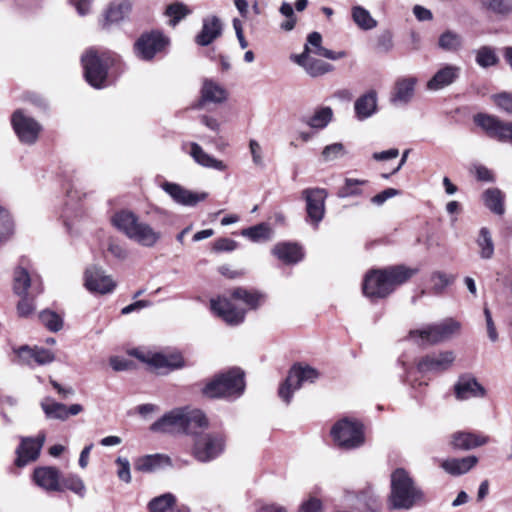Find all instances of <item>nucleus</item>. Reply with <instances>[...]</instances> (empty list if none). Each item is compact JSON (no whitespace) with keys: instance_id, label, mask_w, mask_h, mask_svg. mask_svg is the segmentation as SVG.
<instances>
[{"instance_id":"nucleus-1","label":"nucleus","mask_w":512,"mask_h":512,"mask_svg":"<svg viewBox=\"0 0 512 512\" xmlns=\"http://www.w3.org/2000/svg\"><path fill=\"white\" fill-rule=\"evenodd\" d=\"M416 272V269L407 268L403 265L373 269L367 272L364 277L363 293L373 301L385 298L398 286L407 282Z\"/></svg>"},{"instance_id":"nucleus-2","label":"nucleus","mask_w":512,"mask_h":512,"mask_svg":"<svg viewBox=\"0 0 512 512\" xmlns=\"http://www.w3.org/2000/svg\"><path fill=\"white\" fill-rule=\"evenodd\" d=\"M235 301L242 303L249 309H256L262 303L263 295L257 291L239 287L231 292L230 298L223 296L211 299L210 308L214 314L227 324L239 325L245 319L246 310L236 305Z\"/></svg>"},{"instance_id":"nucleus-3","label":"nucleus","mask_w":512,"mask_h":512,"mask_svg":"<svg viewBox=\"0 0 512 512\" xmlns=\"http://www.w3.org/2000/svg\"><path fill=\"white\" fill-rule=\"evenodd\" d=\"M208 426L205 414L198 409L175 408L154 422L150 429L153 432L174 433L184 432L196 434V429Z\"/></svg>"},{"instance_id":"nucleus-4","label":"nucleus","mask_w":512,"mask_h":512,"mask_svg":"<svg viewBox=\"0 0 512 512\" xmlns=\"http://www.w3.org/2000/svg\"><path fill=\"white\" fill-rule=\"evenodd\" d=\"M390 486L388 497L390 509L409 510L424 498L421 488L410 473L403 468H397L391 473Z\"/></svg>"},{"instance_id":"nucleus-5","label":"nucleus","mask_w":512,"mask_h":512,"mask_svg":"<svg viewBox=\"0 0 512 512\" xmlns=\"http://www.w3.org/2000/svg\"><path fill=\"white\" fill-rule=\"evenodd\" d=\"M111 222L113 226L122 232L127 238L143 247H153L161 239V233L150 224L140 220L138 215L130 210L116 212Z\"/></svg>"},{"instance_id":"nucleus-6","label":"nucleus","mask_w":512,"mask_h":512,"mask_svg":"<svg viewBox=\"0 0 512 512\" xmlns=\"http://www.w3.org/2000/svg\"><path fill=\"white\" fill-rule=\"evenodd\" d=\"M245 390L244 372L240 368H231L216 375L203 388V394L210 398H239Z\"/></svg>"},{"instance_id":"nucleus-7","label":"nucleus","mask_w":512,"mask_h":512,"mask_svg":"<svg viewBox=\"0 0 512 512\" xmlns=\"http://www.w3.org/2000/svg\"><path fill=\"white\" fill-rule=\"evenodd\" d=\"M81 62L86 81L94 88H104L107 85L108 69L113 63L111 55L90 49L82 56Z\"/></svg>"},{"instance_id":"nucleus-8","label":"nucleus","mask_w":512,"mask_h":512,"mask_svg":"<svg viewBox=\"0 0 512 512\" xmlns=\"http://www.w3.org/2000/svg\"><path fill=\"white\" fill-rule=\"evenodd\" d=\"M192 448L194 458L202 463H208L218 458L225 450L226 437L223 432H206L194 434Z\"/></svg>"},{"instance_id":"nucleus-9","label":"nucleus","mask_w":512,"mask_h":512,"mask_svg":"<svg viewBox=\"0 0 512 512\" xmlns=\"http://www.w3.org/2000/svg\"><path fill=\"white\" fill-rule=\"evenodd\" d=\"M461 324L453 318H447L435 324L427 325L422 329L411 330L409 338H419L421 343L437 344L452 338L460 331Z\"/></svg>"},{"instance_id":"nucleus-10","label":"nucleus","mask_w":512,"mask_h":512,"mask_svg":"<svg viewBox=\"0 0 512 512\" xmlns=\"http://www.w3.org/2000/svg\"><path fill=\"white\" fill-rule=\"evenodd\" d=\"M331 436L334 442L344 449L358 448L365 440L363 425L348 418L341 419L333 425Z\"/></svg>"},{"instance_id":"nucleus-11","label":"nucleus","mask_w":512,"mask_h":512,"mask_svg":"<svg viewBox=\"0 0 512 512\" xmlns=\"http://www.w3.org/2000/svg\"><path fill=\"white\" fill-rule=\"evenodd\" d=\"M318 377L319 372L310 366H302L300 364L292 366L287 378L279 387V397L286 404H289L295 391L300 389L305 383L315 382Z\"/></svg>"},{"instance_id":"nucleus-12","label":"nucleus","mask_w":512,"mask_h":512,"mask_svg":"<svg viewBox=\"0 0 512 512\" xmlns=\"http://www.w3.org/2000/svg\"><path fill=\"white\" fill-rule=\"evenodd\" d=\"M29 261L22 258L13 273V290L17 295L31 294L36 297L43 292L42 280L37 274H30Z\"/></svg>"},{"instance_id":"nucleus-13","label":"nucleus","mask_w":512,"mask_h":512,"mask_svg":"<svg viewBox=\"0 0 512 512\" xmlns=\"http://www.w3.org/2000/svg\"><path fill=\"white\" fill-rule=\"evenodd\" d=\"M169 44V39L160 31L143 33L134 43V53L137 58L150 61L161 53Z\"/></svg>"},{"instance_id":"nucleus-14","label":"nucleus","mask_w":512,"mask_h":512,"mask_svg":"<svg viewBox=\"0 0 512 512\" xmlns=\"http://www.w3.org/2000/svg\"><path fill=\"white\" fill-rule=\"evenodd\" d=\"M302 197L306 201V221L317 229L325 215L327 191L324 188H307L302 191Z\"/></svg>"},{"instance_id":"nucleus-15","label":"nucleus","mask_w":512,"mask_h":512,"mask_svg":"<svg viewBox=\"0 0 512 512\" xmlns=\"http://www.w3.org/2000/svg\"><path fill=\"white\" fill-rule=\"evenodd\" d=\"M474 122L481 127L489 137L500 142L512 144V122H503L495 116L479 113L474 116Z\"/></svg>"},{"instance_id":"nucleus-16","label":"nucleus","mask_w":512,"mask_h":512,"mask_svg":"<svg viewBox=\"0 0 512 512\" xmlns=\"http://www.w3.org/2000/svg\"><path fill=\"white\" fill-rule=\"evenodd\" d=\"M84 285L89 292L101 295L112 293L116 288L113 278L97 265H91L85 270Z\"/></svg>"},{"instance_id":"nucleus-17","label":"nucleus","mask_w":512,"mask_h":512,"mask_svg":"<svg viewBox=\"0 0 512 512\" xmlns=\"http://www.w3.org/2000/svg\"><path fill=\"white\" fill-rule=\"evenodd\" d=\"M11 123L19 140L24 144L35 143L42 129L35 119L24 114L22 110L13 113Z\"/></svg>"},{"instance_id":"nucleus-18","label":"nucleus","mask_w":512,"mask_h":512,"mask_svg":"<svg viewBox=\"0 0 512 512\" xmlns=\"http://www.w3.org/2000/svg\"><path fill=\"white\" fill-rule=\"evenodd\" d=\"M160 187L175 203L182 206L194 207L208 197L206 192H193L174 182L163 181Z\"/></svg>"},{"instance_id":"nucleus-19","label":"nucleus","mask_w":512,"mask_h":512,"mask_svg":"<svg viewBox=\"0 0 512 512\" xmlns=\"http://www.w3.org/2000/svg\"><path fill=\"white\" fill-rule=\"evenodd\" d=\"M455 360L452 351H442L428 354L417 362L419 373H441L448 370Z\"/></svg>"},{"instance_id":"nucleus-20","label":"nucleus","mask_w":512,"mask_h":512,"mask_svg":"<svg viewBox=\"0 0 512 512\" xmlns=\"http://www.w3.org/2000/svg\"><path fill=\"white\" fill-rule=\"evenodd\" d=\"M291 59L311 77L322 76L334 69L330 63L311 57L308 45L304 46V51L301 54L293 55Z\"/></svg>"},{"instance_id":"nucleus-21","label":"nucleus","mask_w":512,"mask_h":512,"mask_svg":"<svg viewBox=\"0 0 512 512\" xmlns=\"http://www.w3.org/2000/svg\"><path fill=\"white\" fill-rule=\"evenodd\" d=\"M44 441V434H40L36 438L23 437L16 451V465L22 467L27 465L29 462L35 461L40 454Z\"/></svg>"},{"instance_id":"nucleus-22","label":"nucleus","mask_w":512,"mask_h":512,"mask_svg":"<svg viewBox=\"0 0 512 512\" xmlns=\"http://www.w3.org/2000/svg\"><path fill=\"white\" fill-rule=\"evenodd\" d=\"M33 480L46 492H62L60 471L56 467L44 466L34 469Z\"/></svg>"},{"instance_id":"nucleus-23","label":"nucleus","mask_w":512,"mask_h":512,"mask_svg":"<svg viewBox=\"0 0 512 512\" xmlns=\"http://www.w3.org/2000/svg\"><path fill=\"white\" fill-rule=\"evenodd\" d=\"M227 96L228 93L222 85L211 79H204L200 90V99L194 105V108L201 109L207 103H223L227 99Z\"/></svg>"},{"instance_id":"nucleus-24","label":"nucleus","mask_w":512,"mask_h":512,"mask_svg":"<svg viewBox=\"0 0 512 512\" xmlns=\"http://www.w3.org/2000/svg\"><path fill=\"white\" fill-rule=\"evenodd\" d=\"M461 68L452 64H445L427 82V89L438 91L453 84L460 76Z\"/></svg>"},{"instance_id":"nucleus-25","label":"nucleus","mask_w":512,"mask_h":512,"mask_svg":"<svg viewBox=\"0 0 512 512\" xmlns=\"http://www.w3.org/2000/svg\"><path fill=\"white\" fill-rule=\"evenodd\" d=\"M172 466V460L165 454H148L134 460V469L142 473H153Z\"/></svg>"},{"instance_id":"nucleus-26","label":"nucleus","mask_w":512,"mask_h":512,"mask_svg":"<svg viewBox=\"0 0 512 512\" xmlns=\"http://www.w3.org/2000/svg\"><path fill=\"white\" fill-rule=\"evenodd\" d=\"M136 356L156 369L175 370L184 366L183 357L179 353H154L147 357L137 354Z\"/></svg>"},{"instance_id":"nucleus-27","label":"nucleus","mask_w":512,"mask_h":512,"mask_svg":"<svg viewBox=\"0 0 512 512\" xmlns=\"http://www.w3.org/2000/svg\"><path fill=\"white\" fill-rule=\"evenodd\" d=\"M454 391L458 400H467L485 395L484 387L474 377L470 376L460 377L455 384Z\"/></svg>"},{"instance_id":"nucleus-28","label":"nucleus","mask_w":512,"mask_h":512,"mask_svg":"<svg viewBox=\"0 0 512 512\" xmlns=\"http://www.w3.org/2000/svg\"><path fill=\"white\" fill-rule=\"evenodd\" d=\"M222 34V23L217 16L203 19L201 31L196 35L195 42L200 46H208Z\"/></svg>"},{"instance_id":"nucleus-29","label":"nucleus","mask_w":512,"mask_h":512,"mask_svg":"<svg viewBox=\"0 0 512 512\" xmlns=\"http://www.w3.org/2000/svg\"><path fill=\"white\" fill-rule=\"evenodd\" d=\"M273 255L286 264H296L304 257L302 247L297 243L280 242L272 249Z\"/></svg>"},{"instance_id":"nucleus-30","label":"nucleus","mask_w":512,"mask_h":512,"mask_svg":"<svg viewBox=\"0 0 512 512\" xmlns=\"http://www.w3.org/2000/svg\"><path fill=\"white\" fill-rule=\"evenodd\" d=\"M132 9V3L130 0L114 1L109 4L103 14L102 26H107L122 21L126 16L129 15Z\"/></svg>"},{"instance_id":"nucleus-31","label":"nucleus","mask_w":512,"mask_h":512,"mask_svg":"<svg viewBox=\"0 0 512 512\" xmlns=\"http://www.w3.org/2000/svg\"><path fill=\"white\" fill-rule=\"evenodd\" d=\"M188 153L197 164L205 168H211L217 171H225L227 169V165L223 161L206 153L198 143H189Z\"/></svg>"},{"instance_id":"nucleus-32","label":"nucleus","mask_w":512,"mask_h":512,"mask_svg":"<svg viewBox=\"0 0 512 512\" xmlns=\"http://www.w3.org/2000/svg\"><path fill=\"white\" fill-rule=\"evenodd\" d=\"M478 462L477 457L467 456L463 458H452L444 460L441 467L449 474L457 476L467 473Z\"/></svg>"},{"instance_id":"nucleus-33","label":"nucleus","mask_w":512,"mask_h":512,"mask_svg":"<svg viewBox=\"0 0 512 512\" xmlns=\"http://www.w3.org/2000/svg\"><path fill=\"white\" fill-rule=\"evenodd\" d=\"M416 83L417 79L415 77L398 79L395 83L394 92L391 98L392 102L408 103L413 96Z\"/></svg>"},{"instance_id":"nucleus-34","label":"nucleus","mask_w":512,"mask_h":512,"mask_svg":"<svg viewBox=\"0 0 512 512\" xmlns=\"http://www.w3.org/2000/svg\"><path fill=\"white\" fill-rule=\"evenodd\" d=\"M377 108V98L374 91H370L359 97L354 105L356 117L358 120H365L371 117Z\"/></svg>"},{"instance_id":"nucleus-35","label":"nucleus","mask_w":512,"mask_h":512,"mask_svg":"<svg viewBox=\"0 0 512 512\" xmlns=\"http://www.w3.org/2000/svg\"><path fill=\"white\" fill-rule=\"evenodd\" d=\"M486 436L474 433L457 432L452 436V445L454 448L462 450H470L487 443Z\"/></svg>"},{"instance_id":"nucleus-36","label":"nucleus","mask_w":512,"mask_h":512,"mask_svg":"<svg viewBox=\"0 0 512 512\" xmlns=\"http://www.w3.org/2000/svg\"><path fill=\"white\" fill-rule=\"evenodd\" d=\"M351 16L354 23L364 31L372 30L377 27V20L371 16L366 8L360 5L352 7Z\"/></svg>"},{"instance_id":"nucleus-37","label":"nucleus","mask_w":512,"mask_h":512,"mask_svg":"<svg viewBox=\"0 0 512 512\" xmlns=\"http://www.w3.org/2000/svg\"><path fill=\"white\" fill-rule=\"evenodd\" d=\"M273 231L268 223H259L257 225L245 228L241 235L252 242H264L271 239Z\"/></svg>"},{"instance_id":"nucleus-38","label":"nucleus","mask_w":512,"mask_h":512,"mask_svg":"<svg viewBox=\"0 0 512 512\" xmlns=\"http://www.w3.org/2000/svg\"><path fill=\"white\" fill-rule=\"evenodd\" d=\"M463 46L462 36L452 30H446L438 39V47L446 52H457Z\"/></svg>"},{"instance_id":"nucleus-39","label":"nucleus","mask_w":512,"mask_h":512,"mask_svg":"<svg viewBox=\"0 0 512 512\" xmlns=\"http://www.w3.org/2000/svg\"><path fill=\"white\" fill-rule=\"evenodd\" d=\"M476 243L480 249V257L482 259H491L494 255V243L491 236V232L488 228L482 227L479 230V235L476 239Z\"/></svg>"},{"instance_id":"nucleus-40","label":"nucleus","mask_w":512,"mask_h":512,"mask_svg":"<svg viewBox=\"0 0 512 512\" xmlns=\"http://www.w3.org/2000/svg\"><path fill=\"white\" fill-rule=\"evenodd\" d=\"M41 407L45 413V416L49 419H57L62 421L67 419L65 404L56 402L52 398L48 397L41 402Z\"/></svg>"},{"instance_id":"nucleus-41","label":"nucleus","mask_w":512,"mask_h":512,"mask_svg":"<svg viewBox=\"0 0 512 512\" xmlns=\"http://www.w3.org/2000/svg\"><path fill=\"white\" fill-rule=\"evenodd\" d=\"M475 61L482 68L495 66L499 62L495 48L491 46H481L475 51Z\"/></svg>"},{"instance_id":"nucleus-42","label":"nucleus","mask_w":512,"mask_h":512,"mask_svg":"<svg viewBox=\"0 0 512 512\" xmlns=\"http://www.w3.org/2000/svg\"><path fill=\"white\" fill-rule=\"evenodd\" d=\"M332 117L333 111L330 107H321L305 123L311 128L323 129L331 122Z\"/></svg>"},{"instance_id":"nucleus-43","label":"nucleus","mask_w":512,"mask_h":512,"mask_svg":"<svg viewBox=\"0 0 512 512\" xmlns=\"http://www.w3.org/2000/svg\"><path fill=\"white\" fill-rule=\"evenodd\" d=\"M484 202L487 208L497 215L504 213L503 194L499 189H488L485 191Z\"/></svg>"},{"instance_id":"nucleus-44","label":"nucleus","mask_w":512,"mask_h":512,"mask_svg":"<svg viewBox=\"0 0 512 512\" xmlns=\"http://www.w3.org/2000/svg\"><path fill=\"white\" fill-rule=\"evenodd\" d=\"M62 491L64 489L70 490L80 498H84L86 495V486L83 480L76 474H69L60 479Z\"/></svg>"},{"instance_id":"nucleus-45","label":"nucleus","mask_w":512,"mask_h":512,"mask_svg":"<svg viewBox=\"0 0 512 512\" xmlns=\"http://www.w3.org/2000/svg\"><path fill=\"white\" fill-rule=\"evenodd\" d=\"M191 13V10L182 2H175L167 6L165 15L170 18L169 24L176 26L182 19Z\"/></svg>"},{"instance_id":"nucleus-46","label":"nucleus","mask_w":512,"mask_h":512,"mask_svg":"<svg viewBox=\"0 0 512 512\" xmlns=\"http://www.w3.org/2000/svg\"><path fill=\"white\" fill-rule=\"evenodd\" d=\"M175 504V496L171 493L160 495L149 502L150 512H166Z\"/></svg>"},{"instance_id":"nucleus-47","label":"nucleus","mask_w":512,"mask_h":512,"mask_svg":"<svg viewBox=\"0 0 512 512\" xmlns=\"http://www.w3.org/2000/svg\"><path fill=\"white\" fill-rule=\"evenodd\" d=\"M14 232V222L10 213L0 206V244L7 241Z\"/></svg>"},{"instance_id":"nucleus-48","label":"nucleus","mask_w":512,"mask_h":512,"mask_svg":"<svg viewBox=\"0 0 512 512\" xmlns=\"http://www.w3.org/2000/svg\"><path fill=\"white\" fill-rule=\"evenodd\" d=\"M430 281L432 283V291L434 294H441L444 290L453 283L454 276L446 274L441 271H436L432 273L430 277Z\"/></svg>"},{"instance_id":"nucleus-49","label":"nucleus","mask_w":512,"mask_h":512,"mask_svg":"<svg viewBox=\"0 0 512 512\" xmlns=\"http://www.w3.org/2000/svg\"><path fill=\"white\" fill-rule=\"evenodd\" d=\"M39 319L41 323L52 332H57L63 327V319L54 311L43 310L39 314Z\"/></svg>"},{"instance_id":"nucleus-50","label":"nucleus","mask_w":512,"mask_h":512,"mask_svg":"<svg viewBox=\"0 0 512 512\" xmlns=\"http://www.w3.org/2000/svg\"><path fill=\"white\" fill-rule=\"evenodd\" d=\"M347 154L346 148L342 143H333L323 148L321 159L328 163L344 157Z\"/></svg>"},{"instance_id":"nucleus-51","label":"nucleus","mask_w":512,"mask_h":512,"mask_svg":"<svg viewBox=\"0 0 512 512\" xmlns=\"http://www.w3.org/2000/svg\"><path fill=\"white\" fill-rule=\"evenodd\" d=\"M366 180L346 178L344 186L338 191V197L347 198L350 196H358L362 194V190L359 188L360 185L366 184Z\"/></svg>"},{"instance_id":"nucleus-52","label":"nucleus","mask_w":512,"mask_h":512,"mask_svg":"<svg viewBox=\"0 0 512 512\" xmlns=\"http://www.w3.org/2000/svg\"><path fill=\"white\" fill-rule=\"evenodd\" d=\"M279 12L286 18V20L280 24V28L287 32L293 30L297 23L293 6L288 2H282Z\"/></svg>"},{"instance_id":"nucleus-53","label":"nucleus","mask_w":512,"mask_h":512,"mask_svg":"<svg viewBox=\"0 0 512 512\" xmlns=\"http://www.w3.org/2000/svg\"><path fill=\"white\" fill-rule=\"evenodd\" d=\"M21 297L17 304V313L20 317H28L35 310L34 298L31 294L19 295Z\"/></svg>"},{"instance_id":"nucleus-54","label":"nucleus","mask_w":512,"mask_h":512,"mask_svg":"<svg viewBox=\"0 0 512 512\" xmlns=\"http://www.w3.org/2000/svg\"><path fill=\"white\" fill-rule=\"evenodd\" d=\"M115 464L117 465V477L124 483L131 482V470H130V462L125 457H117L115 460Z\"/></svg>"},{"instance_id":"nucleus-55","label":"nucleus","mask_w":512,"mask_h":512,"mask_svg":"<svg viewBox=\"0 0 512 512\" xmlns=\"http://www.w3.org/2000/svg\"><path fill=\"white\" fill-rule=\"evenodd\" d=\"M394 47L393 35L390 31H384L377 38L376 49L381 53H388Z\"/></svg>"},{"instance_id":"nucleus-56","label":"nucleus","mask_w":512,"mask_h":512,"mask_svg":"<svg viewBox=\"0 0 512 512\" xmlns=\"http://www.w3.org/2000/svg\"><path fill=\"white\" fill-rule=\"evenodd\" d=\"M17 356L21 364L32 366L35 362V347L22 346L17 351Z\"/></svg>"},{"instance_id":"nucleus-57","label":"nucleus","mask_w":512,"mask_h":512,"mask_svg":"<svg viewBox=\"0 0 512 512\" xmlns=\"http://www.w3.org/2000/svg\"><path fill=\"white\" fill-rule=\"evenodd\" d=\"M249 149L252 156V161L256 166L263 167L264 166V159H263V151L262 147L254 139H251L249 142Z\"/></svg>"},{"instance_id":"nucleus-58","label":"nucleus","mask_w":512,"mask_h":512,"mask_svg":"<svg viewBox=\"0 0 512 512\" xmlns=\"http://www.w3.org/2000/svg\"><path fill=\"white\" fill-rule=\"evenodd\" d=\"M495 104L505 112L512 114V95L509 93H500L493 96Z\"/></svg>"},{"instance_id":"nucleus-59","label":"nucleus","mask_w":512,"mask_h":512,"mask_svg":"<svg viewBox=\"0 0 512 512\" xmlns=\"http://www.w3.org/2000/svg\"><path fill=\"white\" fill-rule=\"evenodd\" d=\"M305 45H308L310 48V54H316L319 56L320 49H324L322 46V36L319 32H312L307 36V42Z\"/></svg>"},{"instance_id":"nucleus-60","label":"nucleus","mask_w":512,"mask_h":512,"mask_svg":"<svg viewBox=\"0 0 512 512\" xmlns=\"http://www.w3.org/2000/svg\"><path fill=\"white\" fill-rule=\"evenodd\" d=\"M54 359L55 356L50 350L35 346V364L45 365L53 362Z\"/></svg>"},{"instance_id":"nucleus-61","label":"nucleus","mask_w":512,"mask_h":512,"mask_svg":"<svg viewBox=\"0 0 512 512\" xmlns=\"http://www.w3.org/2000/svg\"><path fill=\"white\" fill-rule=\"evenodd\" d=\"M398 194V190L393 188H387L383 190L382 192L378 193L377 195L373 196L371 198V202L375 205H382L385 203L389 198L396 196Z\"/></svg>"},{"instance_id":"nucleus-62","label":"nucleus","mask_w":512,"mask_h":512,"mask_svg":"<svg viewBox=\"0 0 512 512\" xmlns=\"http://www.w3.org/2000/svg\"><path fill=\"white\" fill-rule=\"evenodd\" d=\"M484 315L486 319L488 337L492 342H495L498 339V334L491 316V312L488 308H484Z\"/></svg>"},{"instance_id":"nucleus-63","label":"nucleus","mask_w":512,"mask_h":512,"mask_svg":"<svg viewBox=\"0 0 512 512\" xmlns=\"http://www.w3.org/2000/svg\"><path fill=\"white\" fill-rule=\"evenodd\" d=\"M321 507L322 504L319 499L310 498L302 503L299 512H322Z\"/></svg>"},{"instance_id":"nucleus-64","label":"nucleus","mask_w":512,"mask_h":512,"mask_svg":"<svg viewBox=\"0 0 512 512\" xmlns=\"http://www.w3.org/2000/svg\"><path fill=\"white\" fill-rule=\"evenodd\" d=\"M108 252L115 258L120 260L125 259L128 255L126 248L123 245L116 242L109 243Z\"/></svg>"}]
</instances>
